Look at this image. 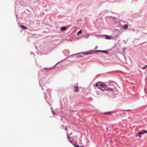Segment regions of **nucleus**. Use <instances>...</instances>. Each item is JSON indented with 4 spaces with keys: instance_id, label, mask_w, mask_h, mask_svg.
<instances>
[{
    "instance_id": "nucleus-1",
    "label": "nucleus",
    "mask_w": 147,
    "mask_h": 147,
    "mask_svg": "<svg viewBox=\"0 0 147 147\" xmlns=\"http://www.w3.org/2000/svg\"><path fill=\"white\" fill-rule=\"evenodd\" d=\"M144 133H147V131L144 130H142L141 131L138 132L136 134V136L141 137L140 135Z\"/></svg>"
},
{
    "instance_id": "nucleus-2",
    "label": "nucleus",
    "mask_w": 147,
    "mask_h": 147,
    "mask_svg": "<svg viewBox=\"0 0 147 147\" xmlns=\"http://www.w3.org/2000/svg\"><path fill=\"white\" fill-rule=\"evenodd\" d=\"M107 83V82H101L100 83V86L103 88H105V87H106V83Z\"/></svg>"
},
{
    "instance_id": "nucleus-3",
    "label": "nucleus",
    "mask_w": 147,
    "mask_h": 147,
    "mask_svg": "<svg viewBox=\"0 0 147 147\" xmlns=\"http://www.w3.org/2000/svg\"><path fill=\"white\" fill-rule=\"evenodd\" d=\"M74 92H78V91L79 90H78V86H74Z\"/></svg>"
},
{
    "instance_id": "nucleus-4",
    "label": "nucleus",
    "mask_w": 147,
    "mask_h": 147,
    "mask_svg": "<svg viewBox=\"0 0 147 147\" xmlns=\"http://www.w3.org/2000/svg\"><path fill=\"white\" fill-rule=\"evenodd\" d=\"M97 51L100 52L104 53L106 54H108L109 53V52L107 51L106 50H97Z\"/></svg>"
},
{
    "instance_id": "nucleus-5",
    "label": "nucleus",
    "mask_w": 147,
    "mask_h": 147,
    "mask_svg": "<svg viewBox=\"0 0 147 147\" xmlns=\"http://www.w3.org/2000/svg\"><path fill=\"white\" fill-rule=\"evenodd\" d=\"M20 27L22 28V29H24V30H26L27 29V28L23 25H20Z\"/></svg>"
},
{
    "instance_id": "nucleus-6",
    "label": "nucleus",
    "mask_w": 147,
    "mask_h": 147,
    "mask_svg": "<svg viewBox=\"0 0 147 147\" xmlns=\"http://www.w3.org/2000/svg\"><path fill=\"white\" fill-rule=\"evenodd\" d=\"M123 29H126L128 28V26L127 24H125L123 25Z\"/></svg>"
},
{
    "instance_id": "nucleus-7",
    "label": "nucleus",
    "mask_w": 147,
    "mask_h": 147,
    "mask_svg": "<svg viewBox=\"0 0 147 147\" xmlns=\"http://www.w3.org/2000/svg\"><path fill=\"white\" fill-rule=\"evenodd\" d=\"M66 28L65 27H62L61 28V30H66Z\"/></svg>"
},
{
    "instance_id": "nucleus-8",
    "label": "nucleus",
    "mask_w": 147,
    "mask_h": 147,
    "mask_svg": "<svg viewBox=\"0 0 147 147\" xmlns=\"http://www.w3.org/2000/svg\"><path fill=\"white\" fill-rule=\"evenodd\" d=\"M105 36V39H111V38H110L109 36L106 35Z\"/></svg>"
},
{
    "instance_id": "nucleus-9",
    "label": "nucleus",
    "mask_w": 147,
    "mask_h": 147,
    "mask_svg": "<svg viewBox=\"0 0 147 147\" xmlns=\"http://www.w3.org/2000/svg\"><path fill=\"white\" fill-rule=\"evenodd\" d=\"M111 114H112V112H108L105 113H104V114H109V115H111Z\"/></svg>"
},
{
    "instance_id": "nucleus-10",
    "label": "nucleus",
    "mask_w": 147,
    "mask_h": 147,
    "mask_svg": "<svg viewBox=\"0 0 147 147\" xmlns=\"http://www.w3.org/2000/svg\"><path fill=\"white\" fill-rule=\"evenodd\" d=\"M95 86H100V83H99V82H97L96 84H95Z\"/></svg>"
},
{
    "instance_id": "nucleus-11",
    "label": "nucleus",
    "mask_w": 147,
    "mask_h": 147,
    "mask_svg": "<svg viewBox=\"0 0 147 147\" xmlns=\"http://www.w3.org/2000/svg\"><path fill=\"white\" fill-rule=\"evenodd\" d=\"M82 31L81 30H80L77 34V35H78L79 34L82 33Z\"/></svg>"
},
{
    "instance_id": "nucleus-12",
    "label": "nucleus",
    "mask_w": 147,
    "mask_h": 147,
    "mask_svg": "<svg viewBox=\"0 0 147 147\" xmlns=\"http://www.w3.org/2000/svg\"><path fill=\"white\" fill-rule=\"evenodd\" d=\"M147 68V65H146L142 68V69H145L146 68Z\"/></svg>"
},
{
    "instance_id": "nucleus-13",
    "label": "nucleus",
    "mask_w": 147,
    "mask_h": 147,
    "mask_svg": "<svg viewBox=\"0 0 147 147\" xmlns=\"http://www.w3.org/2000/svg\"><path fill=\"white\" fill-rule=\"evenodd\" d=\"M74 145L76 147H80L78 145H76L75 144H74Z\"/></svg>"
},
{
    "instance_id": "nucleus-14",
    "label": "nucleus",
    "mask_w": 147,
    "mask_h": 147,
    "mask_svg": "<svg viewBox=\"0 0 147 147\" xmlns=\"http://www.w3.org/2000/svg\"><path fill=\"white\" fill-rule=\"evenodd\" d=\"M98 88L100 89V90H102V91H104V89H101L100 87H98Z\"/></svg>"
},
{
    "instance_id": "nucleus-15",
    "label": "nucleus",
    "mask_w": 147,
    "mask_h": 147,
    "mask_svg": "<svg viewBox=\"0 0 147 147\" xmlns=\"http://www.w3.org/2000/svg\"><path fill=\"white\" fill-rule=\"evenodd\" d=\"M65 130H67V128L66 127L65 128Z\"/></svg>"
},
{
    "instance_id": "nucleus-16",
    "label": "nucleus",
    "mask_w": 147,
    "mask_h": 147,
    "mask_svg": "<svg viewBox=\"0 0 147 147\" xmlns=\"http://www.w3.org/2000/svg\"><path fill=\"white\" fill-rule=\"evenodd\" d=\"M86 54H89V53H86Z\"/></svg>"
},
{
    "instance_id": "nucleus-17",
    "label": "nucleus",
    "mask_w": 147,
    "mask_h": 147,
    "mask_svg": "<svg viewBox=\"0 0 147 147\" xmlns=\"http://www.w3.org/2000/svg\"><path fill=\"white\" fill-rule=\"evenodd\" d=\"M84 147V146H81V147Z\"/></svg>"
},
{
    "instance_id": "nucleus-18",
    "label": "nucleus",
    "mask_w": 147,
    "mask_h": 147,
    "mask_svg": "<svg viewBox=\"0 0 147 147\" xmlns=\"http://www.w3.org/2000/svg\"><path fill=\"white\" fill-rule=\"evenodd\" d=\"M124 111H127V110H125Z\"/></svg>"
},
{
    "instance_id": "nucleus-19",
    "label": "nucleus",
    "mask_w": 147,
    "mask_h": 147,
    "mask_svg": "<svg viewBox=\"0 0 147 147\" xmlns=\"http://www.w3.org/2000/svg\"><path fill=\"white\" fill-rule=\"evenodd\" d=\"M67 136H68V135L67 134Z\"/></svg>"
}]
</instances>
